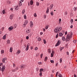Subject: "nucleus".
<instances>
[{
    "label": "nucleus",
    "mask_w": 77,
    "mask_h": 77,
    "mask_svg": "<svg viewBox=\"0 0 77 77\" xmlns=\"http://www.w3.org/2000/svg\"><path fill=\"white\" fill-rule=\"evenodd\" d=\"M3 39H6V35H5L3 36Z\"/></svg>",
    "instance_id": "obj_37"
},
{
    "label": "nucleus",
    "mask_w": 77,
    "mask_h": 77,
    "mask_svg": "<svg viewBox=\"0 0 77 77\" xmlns=\"http://www.w3.org/2000/svg\"><path fill=\"white\" fill-rule=\"evenodd\" d=\"M7 59L6 57L3 58L2 59V62L4 63H6L5 61H6L7 60Z\"/></svg>",
    "instance_id": "obj_6"
},
{
    "label": "nucleus",
    "mask_w": 77,
    "mask_h": 77,
    "mask_svg": "<svg viewBox=\"0 0 77 77\" xmlns=\"http://www.w3.org/2000/svg\"><path fill=\"white\" fill-rule=\"evenodd\" d=\"M13 67L14 68H15V64H13Z\"/></svg>",
    "instance_id": "obj_62"
},
{
    "label": "nucleus",
    "mask_w": 77,
    "mask_h": 77,
    "mask_svg": "<svg viewBox=\"0 0 77 77\" xmlns=\"http://www.w3.org/2000/svg\"><path fill=\"white\" fill-rule=\"evenodd\" d=\"M29 47L27 46L25 49L26 51H27L29 50Z\"/></svg>",
    "instance_id": "obj_23"
},
{
    "label": "nucleus",
    "mask_w": 77,
    "mask_h": 77,
    "mask_svg": "<svg viewBox=\"0 0 77 77\" xmlns=\"http://www.w3.org/2000/svg\"><path fill=\"white\" fill-rule=\"evenodd\" d=\"M12 49H13V48L12 47H11L10 49V51L11 53H12Z\"/></svg>",
    "instance_id": "obj_17"
},
{
    "label": "nucleus",
    "mask_w": 77,
    "mask_h": 77,
    "mask_svg": "<svg viewBox=\"0 0 77 77\" xmlns=\"http://www.w3.org/2000/svg\"><path fill=\"white\" fill-rule=\"evenodd\" d=\"M70 22L71 23H72V22H73V19H71V20H70Z\"/></svg>",
    "instance_id": "obj_45"
},
{
    "label": "nucleus",
    "mask_w": 77,
    "mask_h": 77,
    "mask_svg": "<svg viewBox=\"0 0 77 77\" xmlns=\"http://www.w3.org/2000/svg\"><path fill=\"white\" fill-rule=\"evenodd\" d=\"M30 26L31 27H33V23H32V21H31L30 23Z\"/></svg>",
    "instance_id": "obj_12"
},
{
    "label": "nucleus",
    "mask_w": 77,
    "mask_h": 77,
    "mask_svg": "<svg viewBox=\"0 0 77 77\" xmlns=\"http://www.w3.org/2000/svg\"><path fill=\"white\" fill-rule=\"evenodd\" d=\"M42 56H43V54H42L41 55V58L42 57Z\"/></svg>",
    "instance_id": "obj_57"
},
{
    "label": "nucleus",
    "mask_w": 77,
    "mask_h": 77,
    "mask_svg": "<svg viewBox=\"0 0 77 77\" xmlns=\"http://www.w3.org/2000/svg\"><path fill=\"white\" fill-rule=\"evenodd\" d=\"M59 21L60 22L59 23H60V22H61V19H59Z\"/></svg>",
    "instance_id": "obj_54"
},
{
    "label": "nucleus",
    "mask_w": 77,
    "mask_h": 77,
    "mask_svg": "<svg viewBox=\"0 0 77 77\" xmlns=\"http://www.w3.org/2000/svg\"><path fill=\"white\" fill-rule=\"evenodd\" d=\"M50 62H51V63H54V61H53V60H50Z\"/></svg>",
    "instance_id": "obj_44"
},
{
    "label": "nucleus",
    "mask_w": 77,
    "mask_h": 77,
    "mask_svg": "<svg viewBox=\"0 0 77 77\" xmlns=\"http://www.w3.org/2000/svg\"><path fill=\"white\" fill-rule=\"evenodd\" d=\"M67 14H68V13H67V11H66L65 12H64V15H65L66 16V15H67Z\"/></svg>",
    "instance_id": "obj_40"
},
{
    "label": "nucleus",
    "mask_w": 77,
    "mask_h": 77,
    "mask_svg": "<svg viewBox=\"0 0 77 77\" xmlns=\"http://www.w3.org/2000/svg\"><path fill=\"white\" fill-rule=\"evenodd\" d=\"M10 10L11 12H13L14 11V10H13V8H11L10 9Z\"/></svg>",
    "instance_id": "obj_52"
},
{
    "label": "nucleus",
    "mask_w": 77,
    "mask_h": 77,
    "mask_svg": "<svg viewBox=\"0 0 77 77\" xmlns=\"http://www.w3.org/2000/svg\"><path fill=\"white\" fill-rule=\"evenodd\" d=\"M11 71L12 72H15L16 71L15 69H12Z\"/></svg>",
    "instance_id": "obj_30"
},
{
    "label": "nucleus",
    "mask_w": 77,
    "mask_h": 77,
    "mask_svg": "<svg viewBox=\"0 0 77 77\" xmlns=\"http://www.w3.org/2000/svg\"><path fill=\"white\" fill-rule=\"evenodd\" d=\"M27 23H28V20H26L23 25V27H25L26 26V25L27 24Z\"/></svg>",
    "instance_id": "obj_4"
},
{
    "label": "nucleus",
    "mask_w": 77,
    "mask_h": 77,
    "mask_svg": "<svg viewBox=\"0 0 77 77\" xmlns=\"http://www.w3.org/2000/svg\"><path fill=\"white\" fill-rule=\"evenodd\" d=\"M14 9L16 10V11H17V9H18V6H16L14 7Z\"/></svg>",
    "instance_id": "obj_15"
},
{
    "label": "nucleus",
    "mask_w": 77,
    "mask_h": 77,
    "mask_svg": "<svg viewBox=\"0 0 77 77\" xmlns=\"http://www.w3.org/2000/svg\"><path fill=\"white\" fill-rule=\"evenodd\" d=\"M63 48H64L60 47V51H62V50H63Z\"/></svg>",
    "instance_id": "obj_24"
},
{
    "label": "nucleus",
    "mask_w": 77,
    "mask_h": 77,
    "mask_svg": "<svg viewBox=\"0 0 77 77\" xmlns=\"http://www.w3.org/2000/svg\"><path fill=\"white\" fill-rule=\"evenodd\" d=\"M18 69V67H17L16 68V69H15V70L16 71H17Z\"/></svg>",
    "instance_id": "obj_53"
},
{
    "label": "nucleus",
    "mask_w": 77,
    "mask_h": 77,
    "mask_svg": "<svg viewBox=\"0 0 77 77\" xmlns=\"http://www.w3.org/2000/svg\"><path fill=\"white\" fill-rule=\"evenodd\" d=\"M7 43L8 44H10V40H7Z\"/></svg>",
    "instance_id": "obj_38"
},
{
    "label": "nucleus",
    "mask_w": 77,
    "mask_h": 77,
    "mask_svg": "<svg viewBox=\"0 0 77 77\" xmlns=\"http://www.w3.org/2000/svg\"><path fill=\"white\" fill-rule=\"evenodd\" d=\"M49 8L51 10L53 9V4H51L49 7Z\"/></svg>",
    "instance_id": "obj_11"
},
{
    "label": "nucleus",
    "mask_w": 77,
    "mask_h": 77,
    "mask_svg": "<svg viewBox=\"0 0 77 77\" xmlns=\"http://www.w3.org/2000/svg\"><path fill=\"white\" fill-rule=\"evenodd\" d=\"M51 14L52 15H53L54 14V13H53V11H51Z\"/></svg>",
    "instance_id": "obj_43"
},
{
    "label": "nucleus",
    "mask_w": 77,
    "mask_h": 77,
    "mask_svg": "<svg viewBox=\"0 0 77 77\" xmlns=\"http://www.w3.org/2000/svg\"><path fill=\"white\" fill-rule=\"evenodd\" d=\"M32 36V34H29V36L30 37V36Z\"/></svg>",
    "instance_id": "obj_63"
},
{
    "label": "nucleus",
    "mask_w": 77,
    "mask_h": 77,
    "mask_svg": "<svg viewBox=\"0 0 77 77\" xmlns=\"http://www.w3.org/2000/svg\"><path fill=\"white\" fill-rule=\"evenodd\" d=\"M25 9H23L22 11V14L23 15H24V13H25Z\"/></svg>",
    "instance_id": "obj_18"
},
{
    "label": "nucleus",
    "mask_w": 77,
    "mask_h": 77,
    "mask_svg": "<svg viewBox=\"0 0 77 77\" xmlns=\"http://www.w3.org/2000/svg\"><path fill=\"white\" fill-rule=\"evenodd\" d=\"M48 59V58L47 57H45V61H46V60H47Z\"/></svg>",
    "instance_id": "obj_46"
},
{
    "label": "nucleus",
    "mask_w": 77,
    "mask_h": 77,
    "mask_svg": "<svg viewBox=\"0 0 77 77\" xmlns=\"http://www.w3.org/2000/svg\"><path fill=\"white\" fill-rule=\"evenodd\" d=\"M42 72H40L39 73V75L40 77H42Z\"/></svg>",
    "instance_id": "obj_29"
},
{
    "label": "nucleus",
    "mask_w": 77,
    "mask_h": 77,
    "mask_svg": "<svg viewBox=\"0 0 77 77\" xmlns=\"http://www.w3.org/2000/svg\"><path fill=\"white\" fill-rule=\"evenodd\" d=\"M43 42H44V44H46V43H47V42H46V41L45 40V39L43 40Z\"/></svg>",
    "instance_id": "obj_28"
},
{
    "label": "nucleus",
    "mask_w": 77,
    "mask_h": 77,
    "mask_svg": "<svg viewBox=\"0 0 77 77\" xmlns=\"http://www.w3.org/2000/svg\"><path fill=\"white\" fill-rule=\"evenodd\" d=\"M48 53H50H50H51V50L50 49H48Z\"/></svg>",
    "instance_id": "obj_27"
},
{
    "label": "nucleus",
    "mask_w": 77,
    "mask_h": 77,
    "mask_svg": "<svg viewBox=\"0 0 77 77\" xmlns=\"http://www.w3.org/2000/svg\"><path fill=\"white\" fill-rule=\"evenodd\" d=\"M30 44L28 43V44L27 45V47H29V46H30Z\"/></svg>",
    "instance_id": "obj_55"
},
{
    "label": "nucleus",
    "mask_w": 77,
    "mask_h": 77,
    "mask_svg": "<svg viewBox=\"0 0 77 77\" xmlns=\"http://www.w3.org/2000/svg\"><path fill=\"white\" fill-rule=\"evenodd\" d=\"M2 13L3 14H6V12H5V10H3Z\"/></svg>",
    "instance_id": "obj_32"
},
{
    "label": "nucleus",
    "mask_w": 77,
    "mask_h": 77,
    "mask_svg": "<svg viewBox=\"0 0 77 77\" xmlns=\"http://www.w3.org/2000/svg\"><path fill=\"white\" fill-rule=\"evenodd\" d=\"M49 12V7H48L47 9L46 13V14H48Z\"/></svg>",
    "instance_id": "obj_14"
},
{
    "label": "nucleus",
    "mask_w": 77,
    "mask_h": 77,
    "mask_svg": "<svg viewBox=\"0 0 77 77\" xmlns=\"http://www.w3.org/2000/svg\"><path fill=\"white\" fill-rule=\"evenodd\" d=\"M76 42H77L76 41V40H74L73 41V42H74V43H76Z\"/></svg>",
    "instance_id": "obj_50"
},
{
    "label": "nucleus",
    "mask_w": 77,
    "mask_h": 77,
    "mask_svg": "<svg viewBox=\"0 0 77 77\" xmlns=\"http://www.w3.org/2000/svg\"><path fill=\"white\" fill-rule=\"evenodd\" d=\"M54 54H51V57H53Z\"/></svg>",
    "instance_id": "obj_51"
},
{
    "label": "nucleus",
    "mask_w": 77,
    "mask_h": 77,
    "mask_svg": "<svg viewBox=\"0 0 77 77\" xmlns=\"http://www.w3.org/2000/svg\"><path fill=\"white\" fill-rule=\"evenodd\" d=\"M4 50H1V54H3V53H4Z\"/></svg>",
    "instance_id": "obj_34"
},
{
    "label": "nucleus",
    "mask_w": 77,
    "mask_h": 77,
    "mask_svg": "<svg viewBox=\"0 0 77 77\" xmlns=\"http://www.w3.org/2000/svg\"><path fill=\"white\" fill-rule=\"evenodd\" d=\"M58 76L59 77H62V75L60 74H59V75H58Z\"/></svg>",
    "instance_id": "obj_42"
},
{
    "label": "nucleus",
    "mask_w": 77,
    "mask_h": 77,
    "mask_svg": "<svg viewBox=\"0 0 77 77\" xmlns=\"http://www.w3.org/2000/svg\"><path fill=\"white\" fill-rule=\"evenodd\" d=\"M29 36H26V39H29Z\"/></svg>",
    "instance_id": "obj_59"
},
{
    "label": "nucleus",
    "mask_w": 77,
    "mask_h": 77,
    "mask_svg": "<svg viewBox=\"0 0 77 77\" xmlns=\"http://www.w3.org/2000/svg\"><path fill=\"white\" fill-rule=\"evenodd\" d=\"M39 4L38 2H36V5H37V6H39Z\"/></svg>",
    "instance_id": "obj_48"
},
{
    "label": "nucleus",
    "mask_w": 77,
    "mask_h": 77,
    "mask_svg": "<svg viewBox=\"0 0 77 77\" xmlns=\"http://www.w3.org/2000/svg\"><path fill=\"white\" fill-rule=\"evenodd\" d=\"M74 10L75 11H76V10H77V8L76 7H75L74 8Z\"/></svg>",
    "instance_id": "obj_31"
},
{
    "label": "nucleus",
    "mask_w": 77,
    "mask_h": 77,
    "mask_svg": "<svg viewBox=\"0 0 77 77\" xmlns=\"http://www.w3.org/2000/svg\"><path fill=\"white\" fill-rule=\"evenodd\" d=\"M0 66H3V63H0Z\"/></svg>",
    "instance_id": "obj_60"
},
{
    "label": "nucleus",
    "mask_w": 77,
    "mask_h": 77,
    "mask_svg": "<svg viewBox=\"0 0 77 77\" xmlns=\"http://www.w3.org/2000/svg\"><path fill=\"white\" fill-rule=\"evenodd\" d=\"M66 54H67V55H69V52H68V51H67Z\"/></svg>",
    "instance_id": "obj_58"
},
{
    "label": "nucleus",
    "mask_w": 77,
    "mask_h": 77,
    "mask_svg": "<svg viewBox=\"0 0 77 77\" xmlns=\"http://www.w3.org/2000/svg\"><path fill=\"white\" fill-rule=\"evenodd\" d=\"M42 71H43V69H40V72H42Z\"/></svg>",
    "instance_id": "obj_39"
},
{
    "label": "nucleus",
    "mask_w": 77,
    "mask_h": 77,
    "mask_svg": "<svg viewBox=\"0 0 77 77\" xmlns=\"http://www.w3.org/2000/svg\"><path fill=\"white\" fill-rule=\"evenodd\" d=\"M58 33H57V35H56V38H57V37H58Z\"/></svg>",
    "instance_id": "obj_56"
},
{
    "label": "nucleus",
    "mask_w": 77,
    "mask_h": 77,
    "mask_svg": "<svg viewBox=\"0 0 77 77\" xmlns=\"http://www.w3.org/2000/svg\"><path fill=\"white\" fill-rule=\"evenodd\" d=\"M38 65H42V63L41 62H38Z\"/></svg>",
    "instance_id": "obj_36"
},
{
    "label": "nucleus",
    "mask_w": 77,
    "mask_h": 77,
    "mask_svg": "<svg viewBox=\"0 0 77 77\" xmlns=\"http://www.w3.org/2000/svg\"><path fill=\"white\" fill-rule=\"evenodd\" d=\"M72 35L73 34L72 32H71L67 34L66 37L67 41H69L70 40V39L72 38Z\"/></svg>",
    "instance_id": "obj_1"
},
{
    "label": "nucleus",
    "mask_w": 77,
    "mask_h": 77,
    "mask_svg": "<svg viewBox=\"0 0 77 77\" xmlns=\"http://www.w3.org/2000/svg\"><path fill=\"white\" fill-rule=\"evenodd\" d=\"M24 19H27V17H26V14L24 15Z\"/></svg>",
    "instance_id": "obj_35"
},
{
    "label": "nucleus",
    "mask_w": 77,
    "mask_h": 77,
    "mask_svg": "<svg viewBox=\"0 0 77 77\" xmlns=\"http://www.w3.org/2000/svg\"><path fill=\"white\" fill-rule=\"evenodd\" d=\"M73 27V26H72V25H71L70 26V28H72V27Z\"/></svg>",
    "instance_id": "obj_64"
},
{
    "label": "nucleus",
    "mask_w": 77,
    "mask_h": 77,
    "mask_svg": "<svg viewBox=\"0 0 77 77\" xmlns=\"http://www.w3.org/2000/svg\"><path fill=\"white\" fill-rule=\"evenodd\" d=\"M25 65H21L20 66V67H19V68H20L22 70H23L24 68H25Z\"/></svg>",
    "instance_id": "obj_8"
},
{
    "label": "nucleus",
    "mask_w": 77,
    "mask_h": 77,
    "mask_svg": "<svg viewBox=\"0 0 77 77\" xmlns=\"http://www.w3.org/2000/svg\"><path fill=\"white\" fill-rule=\"evenodd\" d=\"M60 63H62V58H61L60 59Z\"/></svg>",
    "instance_id": "obj_26"
},
{
    "label": "nucleus",
    "mask_w": 77,
    "mask_h": 77,
    "mask_svg": "<svg viewBox=\"0 0 77 77\" xmlns=\"http://www.w3.org/2000/svg\"><path fill=\"white\" fill-rule=\"evenodd\" d=\"M59 35V36H63V34L62 33H60Z\"/></svg>",
    "instance_id": "obj_20"
},
{
    "label": "nucleus",
    "mask_w": 77,
    "mask_h": 77,
    "mask_svg": "<svg viewBox=\"0 0 77 77\" xmlns=\"http://www.w3.org/2000/svg\"><path fill=\"white\" fill-rule=\"evenodd\" d=\"M29 32H30V30L29 29L26 30V32H27V33H29Z\"/></svg>",
    "instance_id": "obj_22"
},
{
    "label": "nucleus",
    "mask_w": 77,
    "mask_h": 77,
    "mask_svg": "<svg viewBox=\"0 0 77 77\" xmlns=\"http://www.w3.org/2000/svg\"><path fill=\"white\" fill-rule=\"evenodd\" d=\"M17 27V24H14L13 27L12 26H10L8 28V30H12V29H14H14H15Z\"/></svg>",
    "instance_id": "obj_3"
},
{
    "label": "nucleus",
    "mask_w": 77,
    "mask_h": 77,
    "mask_svg": "<svg viewBox=\"0 0 77 77\" xmlns=\"http://www.w3.org/2000/svg\"><path fill=\"white\" fill-rule=\"evenodd\" d=\"M34 16L35 17H37V15H36V13H35L34 14Z\"/></svg>",
    "instance_id": "obj_33"
},
{
    "label": "nucleus",
    "mask_w": 77,
    "mask_h": 77,
    "mask_svg": "<svg viewBox=\"0 0 77 77\" xmlns=\"http://www.w3.org/2000/svg\"><path fill=\"white\" fill-rule=\"evenodd\" d=\"M30 5H32L33 4V0H31L30 2Z\"/></svg>",
    "instance_id": "obj_16"
},
{
    "label": "nucleus",
    "mask_w": 77,
    "mask_h": 77,
    "mask_svg": "<svg viewBox=\"0 0 77 77\" xmlns=\"http://www.w3.org/2000/svg\"><path fill=\"white\" fill-rule=\"evenodd\" d=\"M5 66H2V68L1 67H0V71H2V72H3V71H5Z\"/></svg>",
    "instance_id": "obj_5"
},
{
    "label": "nucleus",
    "mask_w": 77,
    "mask_h": 77,
    "mask_svg": "<svg viewBox=\"0 0 77 77\" xmlns=\"http://www.w3.org/2000/svg\"><path fill=\"white\" fill-rule=\"evenodd\" d=\"M7 3H8V5H10V4H11V2L10 1H7Z\"/></svg>",
    "instance_id": "obj_25"
},
{
    "label": "nucleus",
    "mask_w": 77,
    "mask_h": 77,
    "mask_svg": "<svg viewBox=\"0 0 77 77\" xmlns=\"http://www.w3.org/2000/svg\"><path fill=\"white\" fill-rule=\"evenodd\" d=\"M62 30V27H58L56 28L54 30V32L55 33H59L60 31Z\"/></svg>",
    "instance_id": "obj_2"
},
{
    "label": "nucleus",
    "mask_w": 77,
    "mask_h": 77,
    "mask_svg": "<svg viewBox=\"0 0 77 77\" xmlns=\"http://www.w3.org/2000/svg\"><path fill=\"white\" fill-rule=\"evenodd\" d=\"M51 54H54V51H52V53Z\"/></svg>",
    "instance_id": "obj_47"
},
{
    "label": "nucleus",
    "mask_w": 77,
    "mask_h": 77,
    "mask_svg": "<svg viewBox=\"0 0 77 77\" xmlns=\"http://www.w3.org/2000/svg\"><path fill=\"white\" fill-rule=\"evenodd\" d=\"M13 17H14V14H11L10 16L9 19L10 20H12L13 19Z\"/></svg>",
    "instance_id": "obj_9"
},
{
    "label": "nucleus",
    "mask_w": 77,
    "mask_h": 77,
    "mask_svg": "<svg viewBox=\"0 0 77 77\" xmlns=\"http://www.w3.org/2000/svg\"><path fill=\"white\" fill-rule=\"evenodd\" d=\"M23 2H24V0H21L20 1V2L19 4V6H22V3H22Z\"/></svg>",
    "instance_id": "obj_10"
},
{
    "label": "nucleus",
    "mask_w": 77,
    "mask_h": 77,
    "mask_svg": "<svg viewBox=\"0 0 77 77\" xmlns=\"http://www.w3.org/2000/svg\"><path fill=\"white\" fill-rule=\"evenodd\" d=\"M38 50V48L36 47L35 48V50Z\"/></svg>",
    "instance_id": "obj_61"
},
{
    "label": "nucleus",
    "mask_w": 77,
    "mask_h": 77,
    "mask_svg": "<svg viewBox=\"0 0 77 77\" xmlns=\"http://www.w3.org/2000/svg\"><path fill=\"white\" fill-rule=\"evenodd\" d=\"M41 38H38V41H41Z\"/></svg>",
    "instance_id": "obj_41"
},
{
    "label": "nucleus",
    "mask_w": 77,
    "mask_h": 77,
    "mask_svg": "<svg viewBox=\"0 0 77 77\" xmlns=\"http://www.w3.org/2000/svg\"><path fill=\"white\" fill-rule=\"evenodd\" d=\"M61 41L60 40H59L57 42V43H56V45H55V46L57 47L58 46V45H59L60 44V42Z\"/></svg>",
    "instance_id": "obj_7"
},
{
    "label": "nucleus",
    "mask_w": 77,
    "mask_h": 77,
    "mask_svg": "<svg viewBox=\"0 0 77 77\" xmlns=\"http://www.w3.org/2000/svg\"><path fill=\"white\" fill-rule=\"evenodd\" d=\"M48 25H46L45 26V29H46V30H47V29H48Z\"/></svg>",
    "instance_id": "obj_21"
},
{
    "label": "nucleus",
    "mask_w": 77,
    "mask_h": 77,
    "mask_svg": "<svg viewBox=\"0 0 77 77\" xmlns=\"http://www.w3.org/2000/svg\"><path fill=\"white\" fill-rule=\"evenodd\" d=\"M20 53H21V51L20 50H18L17 51L16 54H20Z\"/></svg>",
    "instance_id": "obj_13"
},
{
    "label": "nucleus",
    "mask_w": 77,
    "mask_h": 77,
    "mask_svg": "<svg viewBox=\"0 0 77 77\" xmlns=\"http://www.w3.org/2000/svg\"><path fill=\"white\" fill-rule=\"evenodd\" d=\"M46 17H47V15H45L44 16V18H45V19L46 18Z\"/></svg>",
    "instance_id": "obj_49"
},
{
    "label": "nucleus",
    "mask_w": 77,
    "mask_h": 77,
    "mask_svg": "<svg viewBox=\"0 0 77 77\" xmlns=\"http://www.w3.org/2000/svg\"><path fill=\"white\" fill-rule=\"evenodd\" d=\"M65 36H63L62 37V40L63 41H65Z\"/></svg>",
    "instance_id": "obj_19"
}]
</instances>
